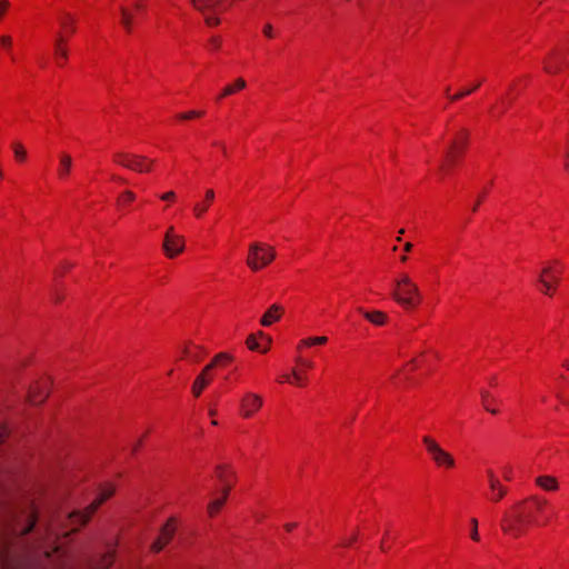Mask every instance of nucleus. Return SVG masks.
I'll use <instances>...</instances> for the list:
<instances>
[{"label": "nucleus", "instance_id": "f257e3e1", "mask_svg": "<svg viewBox=\"0 0 569 569\" xmlns=\"http://www.w3.org/2000/svg\"><path fill=\"white\" fill-rule=\"evenodd\" d=\"M392 298L407 309L415 308L421 299L417 284L406 273L395 281Z\"/></svg>", "mask_w": 569, "mask_h": 569}, {"label": "nucleus", "instance_id": "f03ea898", "mask_svg": "<svg viewBox=\"0 0 569 569\" xmlns=\"http://www.w3.org/2000/svg\"><path fill=\"white\" fill-rule=\"evenodd\" d=\"M526 501L527 500L518 502L511 512L503 515L501 521L502 531L515 538L520 537L525 532L526 526L531 522L522 510V506Z\"/></svg>", "mask_w": 569, "mask_h": 569}, {"label": "nucleus", "instance_id": "7ed1b4c3", "mask_svg": "<svg viewBox=\"0 0 569 569\" xmlns=\"http://www.w3.org/2000/svg\"><path fill=\"white\" fill-rule=\"evenodd\" d=\"M276 258V251L272 247L253 242L249 246L247 264L252 271H258L267 267Z\"/></svg>", "mask_w": 569, "mask_h": 569}, {"label": "nucleus", "instance_id": "20e7f679", "mask_svg": "<svg viewBox=\"0 0 569 569\" xmlns=\"http://www.w3.org/2000/svg\"><path fill=\"white\" fill-rule=\"evenodd\" d=\"M468 138L469 134L467 130H461L455 136L445 154V161L439 167L441 172H448L449 169L457 163V160L463 153L468 144Z\"/></svg>", "mask_w": 569, "mask_h": 569}, {"label": "nucleus", "instance_id": "39448f33", "mask_svg": "<svg viewBox=\"0 0 569 569\" xmlns=\"http://www.w3.org/2000/svg\"><path fill=\"white\" fill-rule=\"evenodd\" d=\"M114 492V488L111 485H104L101 487L99 496L93 500V502L83 511H74L69 515V520L72 525L78 527L83 526L90 517L96 512L100 505H102L107 499H109Z\"/></svg>", "mask_w": 569, "mask_h": 569}, {"label": "nucleus", "instance_id": "423d86ee", "mask_svg": "<svg viewBox=\"0 0 569 569\" xmlns=\"http://www.w3.org/2000/svg\"><path fill=\"white\" fill-rule=\"evenodd\" d=\"M422 441H423L426 449H427L428 453L430 455L432 461L438 467H443V468H453L455 467L453 457L448 451L443 450L435 439H432L429 436H425L422 438Z\"/></svg>", "mask_w": 569, "mask_h": 569}, {"label": "nucleus", "instance_id": "0eeeda50", "mask_svg": "<svg viewBox=\"0 0 569 569\" xmlns=\"http://www.w3.org/2000/svg\"><path fill=\"white\" fill-rule=\"evenodd\" d=\"M113 158L117 163L137 172L149 171L153 163L152 160H149L143 156L129 154L124 152H117Z\"/></svg>", "mask_w": 569, "mask_h": 569}, {"label": "nucleus", "instance_id": "6e6552de", "mask_svg": "<svg viewBox=\"0 0 569 569\" xmlns=\"http://www.w3.org/2000/svg\"><path fill=\"white\" fill-rule=\"evenodd\" d=\"M162 248L168 258H173L183 251L184 239L170 227L166 232Z\"/></svg>", "mask_w": 569, "mask_h": 569}, {"label": "nucleus", "instance_id": "1a4fd4ad", "mask_svg": "<svg viewBox=\"0 0 569 569\" xmlns=\"http://www.w3.org/2000/svg\"><path fill=\"white\" fill-rule=\"evenodd\" d=\"M216 477L222 486L221 491L224 492V497H228L234 483V471L228 466L219 465L216 468Z\"/></svg>", "mask_w": 569, "mask_h": 569}, {"label": "nucleus", "instance_id": "9d476101", "mask_svg": "<svg viewBox=\"0 0 569 569\" xmlns=\"http://www.w3.org/2000/svg\"><path fill=\"white\" fill-rule=\"evenodd\" d=\"M262 406V398L253 392H247L241 399V413L244 418H250Z\"/></svg>", "mask_w": 569, "mask_h": 569}, {"label": "nucleus", "instance_id": "9b49d317", "mask_svg": "<svg viewBox=\"0 0 569 569\" xmlns=\"http://www.w3.org/2000/svg\"><path fill=\"white\" fill-rule=\"evenodd\" d=\"M174 519L171 518L162 527L159 538L152 543V550L159 552L163 547L173 538L176 528L173 526Z\"/></svg>", "mask_w": 569, "mask_h": 569}, {"label": "nucleus", "instance_id": "f8f14e48", "mask_svg": "<svg viewBox=\"0 0 569 569\" xmlns=\"http://www.w3.org/2000/svg\"><path fill=\"white\" fill-rule=\"evenodd\" d=\"M49 395V381L36 382L29 390V399L33 405L43 402Z\"/></svg>", "mask_w": 569, "mask_h": 569}, {"label": "nucleus", "instance_id": "ddd939ff", "mask_svg": "<svg viewBox=\"0 0 569 569\" xmlns=\"http://www.w3.org/2000/svg\"><path fill=\"white\" fill-rule=\"evenodd\" d=\"M214 198H216L214 191L212 189H207L206 193H204L203 201L198 202L193 206V208H192L193 214L197 218H201L207 212V210L209 209V206L213 202Z\"/></svg>", "mask_w": 569, "mask_h": 569}, {"label": "nucleus", "instance_id": "4468645a", "mask_svg": "<svg viewBox=\"0 0 569 569\" xmlns=\"http://www.w3.org/2000/svg\"><path fill=\"white\" fill-rule=\"evenodd\" d=\"M535 482L540 489L545 491H557L559 488V482L553 476H538L535 479Z\"/></svg>", "mask_w": 569, "mask_h": 569}, {"label": "nucleus", "instance_id": "2eb2a0df", "mask_svg": "<svg viewBox=\"0 0 569 569\" xmlns=\"http://www.w3.org/2000/svg\"><path fill=\"white\" fill-rule=\"evenodd\" d=\"M282 313V307L279 305H272L261 318V325L263 327L271 326L274 321L280 319Z\"/></svg>", "mask_w": 569, "mask_h": 569}, {"label": "nucleus", "instance_id": "dca6fc26", "mask_svg": "<svg viewBox=\"0 0 569 569\" xmlns=\"http://www.w3.org/2000/svg\"><path fill=\"white\" fill-rule=\"evenodd\" d=\"M363 317L375 326H383L387 322L388 316L379 310L367 311L362 308L358 309Z\"/></svg>", "mask_w": 569, "mask_h": 569}, {"label": "nucleus", "instance_id": "f3484780", "mask_svg": "<svg viewBox=\"0 0 569 569\" xmlns=\"http://www.w3.org/2000/svg\"><path fill=\"white\" fill-rule=\"evenodd\" d=\"M71 168H72L71 156L66 152H62L60 154V159H59L58 177L60 179H66L70 174Z\"/></svg>", "mask_w": 569, "mask_h": 569}, {"label": "nucleus", "instance_id": "a211bd4d", "mask_svg": "<svg viewBox=\"0 0 569 569\" xmlns=\"http://www.w3.org/2000/svg\"><path fill=\"white\" fill-rule=\"evenodd\" d=\"M562 57L559 56L558 52L553 51L550 53L549 58L543 62V69L548 73H557L560 70V61Z\"/></svg>", "mask_w": 569, "mask_h": 569}, {"label": "nucleus", "instance_id": "6ab92c4d", "mask_svg": "<svg viewBox=\"0 0 569 569\" xmlns=\"http://www.w3.org/2000/svg\"><path fill=\"white\" fill-rule=\"evenodd\" d=\"M66 39L61 33H58L54 41V52L58 57L59 64L62 66V62L68 59V51L64 47Z\"/></svg>", "mask_w": 569, "mask_h": 569}, {"label": "nucleus", "instance_id": "aec40b11", "mask_svg": "<svg viewBox=\"0 0 569 569\" xmlns=\"http://www.w3.org/2000/svg\"><path fill=\"white\" fill-rule=\"evenodd\" d=\"M210 383V378H208V373H204L203 371L200 372V375L196 378L193 385H192V393L194 397H199L202 392V390Z\"/></svg>", "mask_w": 569, "mask_h": 569}, {"label": "nucleus", "instance_id": "412c9836", "mask_svg": "<svg viewBox=\"0 0 569 569\" xmlns=\"http://www.w3.org/2000/svg\"><path fill=\"white\" fill-rule=\"evenodd\" d=\"M227 498L228 497H224V492L221 491L220 497L212 499L208 503V507H207L208 515L210 517H214L220 511V509L223 506V503L226 502Z\"/></svg>", "mask_w": 569, "mask_h": 569}, {"label": "nucleus", "instance_id": "4be33fe9", "mask_svg": "<svg viewBox=\"0 0 569 569\" xmlns=\"http://www.w3.org/2000/svg\"><path fill=\"white\" fill-rule=\"evenodd\" d=\"M191 2L202 13H206L207 10H214L220 4V0H191Z\"/></svg>", "mask_w": 569, "mask_h": 569}, {"label": "nucleus", "instance_id": "5701e85b", "mask_svg": "<svg viewBox=\"0 0 569 569\" xmlns=\"http://www.w3.org/2000/svg\"><path fill=\"white\" fill-rule=\"evenodd\" d=\"M232 360V357L229 355V353H224V352H221V353H218L213 360L208 363L203 369L202 371L204 373H208L214 368L217 367L218 365L222 363V362H229Z\"/></svg>", "mask_w": 569, "mask_h": 569}, {"label": "nucleus", "instance_id": "b1692460", "mask_svg": "<svg viewBox=\"0 0 569 569\" xmlns=\"http://www.w3.org/2000/svg\"><path fill=\"white\" fill-rule=\"evenodd\" d=\"M488 479L490 489H499V493L495 498L496 501H499L507 493V489L500 485L499 480L495 477L491 470H488Z\"/></svg>", "mask_w": 569, "mask_h": 569}, {"label": "nucleus", "instance_id": "393cba45", "mask_svg": "<svg viewBox=\"0 0 569 569\" xmlns=\"http://www.w3.org/2000/svg\"><path fill=\"white\" fill-rule=\"evenodd\" d=\"M247 83L246 81L242 79V78H238L233 84H229L227 86L221 94L218 97V99H221L223 97H227V96H230V94H233L234 92H237L238 90H241L243 88H246Z\"/></svg>", "mask_w": 569, "mask_h": 569}, {"label": "nucleus", "instance_id": "a878e982", "mask_svg": "<svg viewBox=\"0 0 569 569\" xmlns=\"http://www.w3.org/2000/svg\"><path fill=\"white\" fill-rule=\"evenodd\" d=\"M120 13L121 24L123 26L127 32H131L133 27V14L124 7H120Z\"/></svg>", "mask_w": 569, "mask_h": 569}, {"label": "nucleus", "instance_id": "bb28decb", "mask_svg": "<svg viewBox=\"0 0 569 569\" xmlns=\"http://www.w3.org/2000/svg\"><path fill=\"white\" fill-rule=\"evenodd\" d=\"M550 271H551V267H546L542 269V272L539 277V282L542 284L543 291L546 293H550V290L553 289L552 282L550 280H548L547 278H545V274L550 273Z\"/></svg>", "mask_w": 569, "mask_h": 569}, {"label": "nucleus", "instance_id": "cd10ccee", "mask_svg": "<svg viewBox=\"0 0 569 569\" xmlns=\"http://www.w3.org/2000/svg\"><path fill=\"white\" fill-rule=\"evenodd\" d=\"M480 393H481L482 406L485 407V409L487 411H489L490 413L496 415L497 410L492 409L490 407L491 402H493L495 399L491 397V395L487 390H481Z\"/></svg>", "mask_w": 569, "mask_h": 569}, {"label": "nucleus", "instance_id": "c85d7f7f", "mask_svg": "<svg viewBox=\"0 0 569 569\" xmlns=\"http://www.w3.org/2000/svg\"><path fill=\"white\" fill-rule=\"evenodd\" d=\"M480 87V82H477L475 83L471 88H467V89H463L461 91H459L458 93L453 94V96H449V99L451 101H457L459 99H462L469 94H471L473 91H476L478 88Z\"/></svg>", "mask_w": 569, "mask_h": 569}, {"label": "nucleus", "instance_id": "c756f323", "mask_svg": "<svg viewBox=\"0 0 569 569\" xmlns=\"http://www.w3.org/2000/svg\"><path fill=\"white\" fill-rule=\"evenodd\" d=\"M14 157L18 161H23L27 157V152L24 147L20 142H14L12 144Z\"/></svg>", "mask_w": 569, "mask_h": 569}, {"label": "nucleus", "instance_id": "7c9ffc66", "mask_svg": "<svg viewBox=\"0 0 569 569\" xmlns=\"http://www.w3.org/2000/svg\"><path fill=\"white\" fill-rule=\"evenodd\" d=\"M247 346H248L249 349H251L253 351L267 352V350H268V346L264 347L263 349H260V345L257 342L254 335H251V336L248 337Z\"/></svg>", "mask_w": 569, "mask_h": 569}, {"label": "nucleus", "instance_id": "2f4dec72", "mask_svg": "<svg viewBox=\"0 0 569 569\" xmlns=\"http://www.w3.org/2000/svg\"><path fill=\"white\" fill-rule=\"evenodd\" d=\"M136 198L134 193L132 191H124L118 199V204L119 206H124L131 201H133Z\"/></svg>", "mask_w": 569, "mask_h": 569}, {"label": "nucleus", "instance_id": "473e14b6", "mask_svg": "<svg viewBox=\"0 0 569 569\" xmlns=\"http://www.w3.org/2000/svg\"><path fill=\"white\" fill-rule=\"evenodd\" d=\"M327 341H328V338L325 337V336H322V337H312V338L305 339V345L307 347H310V346H315V345H325Z\"/></svg>", "mask_w": 569, "mask_h": 569}, {"label": "nucleus", "instance_id": "72a5a7b5", "mask_svg": "<svg viewBox=\"0 0 569 569\" xmlns=\"http://www.w3.org/2000/svg\"><path fill=\"white\" fill-rule=\"evenodd\" d=\"M61 26L63 28H68L71 33L76 31V29H74V19L70 14H68V13L61 20Z\"/></svg>", "mask_w": 569, "mask_h": 569}, {"label": "nucleus", "instance_id": "f704fd0d", "mask_svg": "<svg viewBox=\"0 0 569 569\" xmlns=\"http://www.w3.org/2000/svg\"><path fill=\"white\" fill-rule=\"evenodd\" d=\"M472 530H471V539L475 541H478L480 539L479 532H478V521L476 518L471 519Z\"/></svg>", "mask_w": 569, "mask_h": 569}, {"label": "nucleus", "instance_id": "c9c22d12", "mask_svg": "<svg viewBox=\"0 0 569 569\" xmlns=\"http://www.w3.org/2000/svg\"><path fill=\"white\" fill-rule=\"evenodd\" d=\"M527 500L535 502L538 510H541L542 507L547 503L546 499L539 498L537 496H531Z\"/></svg>", "mask_w": 569, "mask_h": 569}, {"label": "nucleus", "instance_id": "e433bc0d", "mask_svg": "<svg viewBox=\"0 0 569 569\" xmlns=\"http://www.w3.org/2000/svg\"><path fill=\"white\" fill-rule=\"evenodd\" d=\"M200 116H202V112L189 111V112L179 114V118L183 119V120H188V119H192L194 117H200Z\"/></svg>", "mask_w": 569, "mask_h": 569}, {"label": "nucleus", "instance_id": "4c0bfd02", "mask_svg": "<svg viewBox=\"0 0 569 569\" xmlns=\"http://www.w3.org/2000/svg\"><path fill=\"white\" fill-rule=\"evenodd\" d=\"M204 21H206L207 26H209V27L218 26L220 23L219 18L210 17V16H206Z\"/></svg>", "mask_w": 569, "mask_h": 569}, {"label": "nucleus", "instance_id": "58836bf2", "mask_svg": "<svg viewBox=\"0 0 569 569\" xmlns=\"http://www.w3.org/2000/svg\"><path fill=\"white\" fill-rule=\"evenodd\" d=\"M545 278H547L548 280H550L551 282H555V283L559 282V276L556 274V272L553 271L552 268H551L550 273L545 274Z\"/></svg>", "mask_w": 569, "mask_h": 569}, {"label": "nucleus", "instance_id": "ea45409f", "mask_svg": "<svg viewBox=\"0 0 569 569\" xmlns=\"http://www.w3.org/2000/svg\"><path fill=\"white\" fill-rule=\"evenodd\" d=\"M292 377L295 379V382L297 385H303V377L301 373H299L297 370H292Z\"/></svg>", "mask_w": 569, "mask_h": 569}, {"label": "nucleus", "instance_id": "a19ab883", "mask_svg": "<svg viewBox=\"0 0 569 569\" xmlns=\"http://www.w3.org/2000/svg\"><path fill=\"white\" fill-rule=\"evenodd\" d=\"M0 43L4 47V48H10L11 47V43H12V40L9 36H2L0 38Z\"/></svg>", "mask_w": 569, "mask_h": 569}, {"label": "nucleus", "instance_id": "79ce46f5", "mask_svg": "<svg viewBox=\"0 0 569 569\" xmlns=\"http://www.w3.org/2000/svg\"><path fill=\"white\" fill-rule=\"evenodd\" d=\"M161 200H164V201H170V200H173L176 198V193L173 191H168L163 194H161Z\"/></svg>", "mask_w": 569, "mask_h": 569}, {"label": "nucleus", "instance_id": "37998d69", "mask_svg": "<svg viewBox=\"0 0 569 569\" xmlns=\"http://www.w3.org/2000/svg\"><path fill=\"white\" fill-rule=\"evenodd\" d=\"M112 558H113V556H112V553H111V552H110V553H108V555L104 557V559H103V567H104V569H107V568L111 565V562H112Z\"/></svg>", "mask_w": 569, "mask_h": 569}, {"label": "nucleus", "instance_id": "c03bdc74", "mask_svg": "<svg viewBox=\"0 0 569 569\" xmlns=\"http://www.w3.org/2000/svg\"><path fill=\"white\" fill-rule=\"evenodd\" d=\"M210 44L212 46L213 49H218L221 44V40L217 37H212L210 39Z\"/></svg>", "mask_w": 569, "mask_h": 569}, {"label": "nucleus", "instance_id": "a18cd8bd", "mask_svg": "<svg viewBox=\"0 0 569 569\" xmlns=\"http://www.w3.org/2000/svg\"><path fill=\"white\" fill-rule=\"evenodd\" d=\"M9 7V2L7 0L0 1V17L6 12Z\"/></svg>", "mask_w": 569, "mask_h": 569}, {"label": "nucleus", "instance_id": "49530a36", "mask_svg": "<svg viewBox=\"0 0 569 569\" xmlns=\"http://www.w3.org/2000/svg\"><path fill=\"white\" fill-rule=\"evenodd\" d=\"M298 362L306 367L307 369H311L313 367V363L311 361H308V360H303L301 358L298 359Z\"/></svg>", "mask_w": 569, "mask_h": 569}, {"label": "nucleus", "instance_id": "de8ad7c7", "mask_svg": "<svg viewBox=\"0 0 569 569\" xmlns=\"http://www.w3.org/2000/svg\"><path fill=\"white\" fill-rule=\"evenodd\" d=\"M263 33H264L267 37H269V38H272L273 33H272V27H271V24H266V26H264Z\"/></svg>", "mask_w": 569, "mask_h": 569}, {"label": "nucleus", "instance_id": "09e8293b", "mask_svg": "<svg viewBox=\"0 0 569 569\" xmlns=\"http://www.w3.org/2000/svg\"><path fill=\"white\" fill-rule=\"evenodd\" d=\"M36 526V519H32L29 526L23 530V533L27 535L30 531H32L33 527Z\"/></svg>", "mask_w": 569, "mask_h": 569}, {"label": "nucleus", "instance_id": "8fccbe9b", "mask_svg": "<svg viewBox=\"0 0 569 569\" xmlns=\"http://www.w3.org/2000/svg\"><path fill=\"white\" fill-rule=\"evenodd\" d=\"M8 430L6 427H0V443L3 441V439L7 437Z\"/></svg>", "mask_w": 569, "mask_h": 569}, {"label": "nucleus", "instance_id": "3c124183", "mask_svg": "<svg viewBox=\"0 0 569 569\" xmlns=\"http://www.w3.org/2000/svg\"><path fill=\"white\" fill-rule=\"evenodd\" d=\"M133 8H134V10H137V11H141V10L144 8V6H143V3H142V0H138V1L133 4Z\"/></svg>", "mask_w": 569, "mask_h": 569}, {"label": "nucleus", "instance_id": "603ef678", "mask_svg": "<svg viewBox=\"0 0 569 569\" xmlns=\"http://www.w3.org/2000/svg\"><path fill=\"white\" fill-rule=\"evenodd\" d=\"M486 194V191L482 192V194H480V197L478 198L477 202L475 203L473 208H472V211L476 212L477 209H478V206L479 203L481 202V199L485 197Z\"/></svg>", "mask_w": 569, "mask_h": 569}, {"label": "nucleus", "instance_id": "864d4df0", "mask_svg": "<svg viewBox=\"0 0 569 569\" xmlns=\"http://www.w3.org/2000/svg\"><path fill=\"white\" fill-rule=\"evenodd\" d=\"M259 336L267 340V342H263V346L269 347V345L271 343V339L268 336H266L262 331L259 332Z\"/></svg>", "mask_w": 569, "mask_h": 569}, {"label": "nucleus", "instance_id": "5fc2aeb1", "mask_svg": "<svg viewBox=\"0 0 569 569\" xmlns=\"http://www.w3.org/2000/svg\"><path fill=\"white\" fill-rule=\"evenodd\" d=\"M511 478H512L511 469H510V468H507V469L505 470V479H506V480H511Z\"/></svg>", "mask_w": 569, "mask_h": 569}, {"label": "nucleus", "instance_id": "6e6d98bb", "mask_svg": "<svg viewBox=\"0 0 569 569\" xmlns=\"http://www.w3.org/2000/svg\"><path fill=\"white\" fill-rule=\"evenodd\" d=\"M213 144H214V146H219V147L221 148V150H222V153H223L224 156H227V149H226V146H224L223 143L214 142Z\"/></svg>", "mask_w": 569, "mask_h": 569}, {"label": "nucleus", "instance_id": "4d7b16f0", "mask_svg": "<svg viewBox=\"0 0 569 569\" xmlns=\"http://www.w3.org/2000/svg\"><path fill=\"white\" fill-rule=\"evenodd\" d=\"M296 527H297V525H296V523H293V522H292V523H287V525H286V529H287L288 531L293 530Z\"/></svg>", "mask_w": 569, "mask_h": 569}, {"label": "nucleus", "instance_id": "13d9d810", "mask_svg": "<svg viewBox=\"0 0 569 569\" xmlns=\"http://www.w3.org/2000/svg\"><path fill=\"white\" fill-rule=\"evenodd\" d=\"M492 491V495L490 497L491 500L496 501L495 498L497 497V495L499 493V489H491Z\"/></svg>", "mask_w": 569, "mask_h": 569}, {"label": "nucleus", "instance_id": "bf43d9fd", "mask_svg": "<svg viewBox=\"0 0 569 569\" xmlns=\"http://www.w3.org/2000/svg\"><path fill=\"white\" fill-rule=\"evenodd\" d=\"M141 443H142V440L141 439L138 440V442L132 448V452H136L139 449V447L141 446Z\"/></svg>", "mask_w": 569, "mask_h": 569}, {"label": "nucleus", "instance_id": "052dcab7", "mask_svg": "<svg viewBox=\"0 0 569 569\" xmlns=\"http://www.w3.org/2000/svg\"><path fill=\"white\" fill-rule=\"evenodd\" d=\"M403 249L406 252H409L412 249V244L410 242H407Z\"/></svg>", "mask_w": 569, "mask_h": 569}, {"label": "nucleus", "instance_id": "680f3d73", "mask_svg": "<svg viewBox=\"0 0 569 569\" xmlns=\"http://www.w3.org/2000/svg\"><path fill=\"white\" fill-rule=\"evenodd\" d=\"M356 539H357V536H356V535H355V536H351V539H350L348 542H346V545H347V546L351 545V542H353Z\"/></svg>", "mask_w": 569, "mask_h": 569}, {"label": "nucleus", "instance_id": "e2e57ef3", "mask_svg": "<svg viewBox=\"0 0 569 569\" xmlns=\"http://www.w3.org/2000/svg\"><path fill=\"white\" fill-rule=\"evenodd\" d=\"M194 361H199L198 355L191 356Z\"/></svg>", "mask_w": 569, "mask_h": 569}, {"label": "nucleus", "instance_id": "0e129e2a", "mask_svg": "<svg viewBox=\"0 0 569 569\" xmlns=\"http://www.w3.org/2000/svg\"><path fill=\"white\" fill-rule=\"evenodd\" d=\"M283 380L290 381V376H288V375L283 376Z\"/></svg>", "mask_w": 569, "mask_h": 569}, {"label": "nucleus", "instance_id": "69168bd1", "mask_svg": "<svg viewBox=\"0 0 569 569\" xmlns=\"http://www.w3.org/2000/svg\"><path fill=\"white\" fill-rule=\"evenodd\" d=\"M300 347H307V346L305 345V339L300 341L299 348H300Z\"/></svg>", "mask_w": 569, "mask_h": 569}, {"label": "nucleus", "instance_id": "338daca9", "mask_svg": "<svg viewBox=\"0 0 569 569\" xmlns=\"http://www.w3.org/2000/svg\"><path fill=\"white\" fill-rule=\"evenodd\" d=\"M380 548H381V550H383V551H385V550H386V548H387V545L381 543Z\"/></svg>", "mask_w": 569, "mask_h": 569}, {"label": "nucleus", "instance_id": "774afa93", "mask_svg": "<svg viewBox=\"0 0 569 569\" xmlns=\"http://www.w3.org/2000/svg\"><path fill=\"white\" fill-rule=\"evenodd\" d=\"M380 548H381V550H383V551H385V550H386V548H387V545L381 543Z\"/></svg>", "mask_w": 569, "mask_h": 569}]
</instances>
